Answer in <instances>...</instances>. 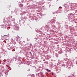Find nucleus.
I'll return each mask as SVG.
<instances>
[{
  "instance_id": "obj_2",
  "label": "nucleus",
  "mask_w": 77,
  "mask_h": 77,
  "mask_svg": "<svg viewBox=\"0 0 77 77\" xmlns=\"http://www.w3.org/2000/svg\"><path fill=\"white\" fill-rule=\"evenodd\" d=\"M19 29H16V30H19Z\"/></svg>"
},
{
  "instance_id": "obj_3",
  "label": "nucleus",
  "mask_w": 77,
  "mask_h": 77,
  "mask_svg": "<svg viewBox=\"0 0 77 77\" xmlns=\"http://www.w3.org/2000/svg\"><path fill=\"white\" fill-rule=\"evenodd\" d=\"M5 36H6V35H5Z\"/></svg>"
},
{
  "instance_id": "obj_1",
  "label": "nucleus",
  "mask_w": 77,
  "mask_h": 77,
  "mask_svg": "<svg viewBox=\"0 0 77 77\" xmlns=\"http://www.w3.org/2000/svg\"><path fill=\"white\" fill-rule=\"evenodd\" d=\"M47 71H48V72H50V70H49V69H47Z\"/></svg>"
}]
</instances>
